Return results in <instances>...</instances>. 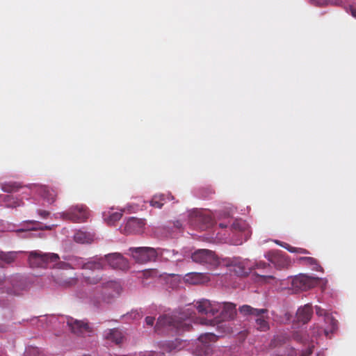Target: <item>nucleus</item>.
I'll return each instance as SVG.
<instances>
[{"instance_id": "nucleus-1", "label": "nucleus", "mask_w": 356, "mask_h": 356, "mask_svg": "<svg viewBox=\"0 0 356 356\" xmlns=\"http://www.w3.org/2000/svg\"><path fill=\"white\" fill-rule=\"evenodd\" d=\"M195 313L191 309H186L184 312L174 313L172 315L161 316L155 326L156 332L162 330H173L177 332L189 331L191 328V321L194 318Z\"/></svg>"}, {"instance_id": "nucleus-2", "label": "nucleus", "mask_w": 356, "mask_h": 356, "mask_svg": "<svg viewBox=\"0 0 356 356\" xmlns=\"http://www.w3.org/2000/svg\"><path fill=\"white\" fill-rule=\"evenodd\" d=\"M238 310L244 316H252L255 318L256 327L258 330L266 332L269 330L268 309H256L250 305H244L240 307Z\"/></svg>"}, {"instance_id": "nucleus-3", "label": "nucleus", "mask_w": 356, "mask_h": 356, "mask_svg": "<svg viewBox=\"0 0 356 356\" xmlns=\"http://www.w3.org/2000/svg\"><path fill=\"white\" fill-rule=\"evenodd\" d=\"M130 254L137 263L154 261L159 255H163L164 250L149 247L130 248Z\"/></svg>"}, {"instance_id": "nucleus-4", "label": "nucleus", "mask_w": 356, "mask_h": 356, "mask_svg": "<svg viewBox=\"0 0 356 356\" xmlns=\"http://www.w3.org/2000/svg\"><path fill=\"white\" fill-rule=\"evenodd\" d=\"M192 260L197 264L205 265L208 268H215L220 264L214 252L208 249H199L191 254Z\"/></svg>"}, {"instance_id": "nucleus-5", "label": "nucleus", "mask_w": 356, "mask_h": 356, "mask_svg": "<svg viewBox=\"0 0 356 356\" xmlns=\"http://www.w3.org/2000/svg\"><path fill=\"white\" fill-rule=\"evenodd\" d=\"M58 254L56 253H43L41 251H31L29 254V262L32 268L45 267L49 263L59 260Z\"/></svg>"}, {"instance_id": "nucleus-6", "label": "nucleus", "mask_w": 356, "mask_h": 356, "mask_svg": "<svg viewBox=\"0 0 356 356\" xmlns=\"http://www.w3.org/2000/svg\"><path fill=\"white\" fill-rule=\"evenodd\" d=\"M65 220H69L73 222H85L90 216V211L85 205H76L72 207L69 211L61 214Z\"/></svg>"}, {"instance_id": "nucleus-7", "label": "nucleus", "mask_w": 356, "mask_h": 356, "mask_svg": "<svg viewBox=\"0 0 356 356\" xmlns=\"http://www.w3.org/2000/svg\"><path fill=\"white\" fill-rule=\"evenodd\" d=\"M265 258L280 270L286 268L290 265V260L288 257L278 250L268 252L265 254Z\"/></svg>"}, {"instance_id": "nucleus-8", "label": "nucleus", "mask_w": 356, "mask_h": 356, "mask_svg": "<svg viewBox=\"0 0 356 356\" xmlns=\"http://www.w3.org/2000/svg\"><path fill=\"white\" fill-rule=\"evenodd\" d=\"M217 339L216 336L212 333H206L202 334L198 338V344L197 345L196 353L199 355H208L212 352L211 342H214Z\"/></svg>"}, {"instance_id": "nucleus-9", "label": "nucleus", "mask_w": 356, "mask_h": 356, "mask_svg": "<svg viewBox=\"0 0 356 356\" xmlns=\"http://www.w3.org/2000/svg\"><path fill=\"white\" fill-rule=\"evenodd\" d=\"M195 307L200 314L213 316L221 309V304L216 302H211L207 299H202L196 302Z\"/></svg>"}, {"instance_id": "nucleus-10", "label": "nucleus", "mask_w": 356, "mask_h": 356, "mask_svg": "<svg viewBox=\"0 0 356 356\" xmlns=\"http://www.w3.org/2000/svg\"><path fill=\"white\" fill-rule=\"evenodd\" d=\"M315 310L316 315L323 316L325 323L327 324V326L323 330L321 329V331H323L326 337H329L330 334L337 330V321L319 306H316Z\"/></svg>"}, {"instance_id": "nucleus-11", "label": "nucleus", "mask_w": 356, "mask_h": 356, "mask_svg": "<svg viewBox=\"0 0 356 356\" xmlns=\"http://www.w3.org/2000/svg\"><path fill=\"white\" fill-rule=\"evenodd\" d=\"M67 325L71 332L76 335H83L92 332V328L87 322L79 321L72 317L67 318Z\"/></svg>"}, {"instance_id": "nucleus-12", "label": "nucleus", "mask_w": 356, "mask_h": 356, "mask_svg": "<svg viewBox=\"0 0 356 356\" xmlns=\"http://www.w3.org/2000/svg\"><path fill=\"white\" fill-rule=\"evenodd\" d=\"M191 223L197 228L204 230L211 226L212 218L206 215H203L199 211H194L191 214Z\"/></svg>"}, {"instance_id": "nucleus-13", "label": "nucleus", "mask_w": 356, "mask_h": 356, "mask_svg": "<svg viewBox=\"0 0 356 356\" xmlns=\"http://www.w3.org/2000/svg\"><path fill=\"white\" fill-rule=\"evenodd\" d=\"M109 266L115 269L125 270L129 268V262L121 254L115 252L105 256Z\"/></svg>"}, {"instance_id": "nucleus-14", "label": "nucleus", "mask_w": 356, "mask_h": 356, "mask_svg": "<svg viewBox=\"0 0 356 356\" xmlns=\"http://www.w3.org/2000/svg\"><path fill=\"white\" fill-rule=\"evenodd\" d=\"M315 279L306 275L300 274L292 280V286L301 291H306L315 284Z\"/></svg>"}, {"instance_id": "nucleus-15", "label": "nucleus", "mask_w": 356, "mask_h": 356, "mask_svg": "<svg viewBox=\"0 0 356 356\" xmlns=\"http://www.w3.org/2000/svg\"><path fill=\"white\" fill-rule=\"evenodd\" d=\"M120 293V286L116 282H108L102 286V298L104 301L110 302L115 296Z\"/></svg>"}, {"instance_id": "nucleus-16", "label": "nucleus", "mask_w": 356, "mask_h": 356, "mask_svg": "<svg viewBox=\"0 0 356 356\" xmlns=\"http://www.w3.org/2000/svg\"><path fill=\"white\" fill-rule=\"evenodd\" d=\"M9 282L10 286H8L6 289V292L8 294L19 296L25 290V283L21 279H19L18 276L12 277Z\"/></svg>"}, {"instance_id": "nucleus-17", "label": "nucleus", "mask_w": 356, "mask_h": 356, "mask_svg": "<svg viewBox=\"0 0 356 356\" xmlns=\"http://www.w3.org/2000/svg\"><path fill=\"white\" fill-rule=\"evenodd\" d=\"M144 225L143 220L132 217L125 224L124 232L126 234L139 233L142 232Z\"/></svg>"}, {"instance_id": "nucleus-18", "label": "nucleus", "mask_w": 356, "mask_h": 356, "mask_svg": "<svg viewBox=\"0 0 356 356\" xmlns=\"http://www.w3.org/2000/svg\"><path fill=\"white\" fill-rule=\"evenodd\" d=\"M313 314V309L311 305L307 304L298 309L296 317L298 322L305 324L308 323Z\"/></svg>"}, {"instance_id": "nucleus-19", "label": "nucleus", "mask_w": 356, "mask_h": 356, "mask_svg": "<svg viewBox=\"0 0 356 356\" xmlns=\"http://www.w3.org/2000/svg\"><path fill=\"white\" fill-rule=\"evenodd\" d=\"M105 337L117 345L122 343L125 339L124 333L118 328L109 329L106 331Z\"/></svg>"}, {"instance_id": "nucleus-20", "label": "nucleus", "mask_w": 356, "mask_h": 356, "mask_svg": "<svg viewBox=\"0 0 356 356\" xmlns=\"http://www.w3.org/2000/svg\"><path fill=\"white\" fill-rule=\"evenodd\" d=\"M222 307V310L220 313L222 321H229L234 318L236 314V305L232 302H223Z\"/></svg>"}, {"instance_id": "nucleus-21", "label": "nucleus", "mask_w": 356, "mask_h": 356, "mask_svg": "<svg viewBox=\"0 0 356 356\" xmlns=\"http://www.w3.org/2000/svg\"><path fill=\"white\" fill-rule=\"evenodd\" d=\"M186 282L191 284H202L209 280L208 276L202 273H189L184 277Z\"/></svg>"}, {"instance_id": "nucleus-22", "label": "nucleus", "mask_w": 356, "mask_h": 356, "mask_svg": "<svg viewBox=\"0 0 356 356\" xmlns=\"http://www.w3.org/2000/svg\"><path fill=\"white\" fill-rule=\"evenodd\" d=\"M247 264L248 263L245 261L238 262L233 265L232 271L237 276H246L252 270V268Z\"/></svg>"}, {"instance_id": "nucleus-23", "label": "nucleus", "mask_w": 356, "mask_h": 356, "mask_svg": "<svg viewBox=\"0 0 356 356\" xmlns=\"http://www.w3.org/2000/svg\"><path fill=\"white\" fill-rule=\"evenodd\" d=\"M18 252H3L0 251V266L3 267L4 264H10L17 259Z\"/></svg>"}, {"instance_id": "nucleus-24", "label": "nucleus", "mask_w": 356, "mask_h": 356, "mask_svg": "<svg viewBox=\"0 0 356 356\" xmlns=\"http://www.w3.org/2000/svg\"><path fill=\"white\" fill-rule=\"evenodd\" d=\"M104 263L103 258H92L85 263L83 269L90 270H99L103 269Z\"/></svg>"}, {"instance_id": "nucleus-25", "label": "nucleus", "mask_w": 356, "mask_h": 356, "mask_svg": "<svg viewBox=\"0 0 356 356\" xmlns=\"http://www.w3.org/2000/svg\"><path fill=\"white\" fill-rule=\"evenodd\" d=\"M300 263L303 265L311 267L313 270L322 271L323 268L319 264L317 259L310 257H303L299 259Z\"/></svg>"}, {"instance_id": "nucleus-26", "label": "nucleus", "mask_w": 356, "mask_h": 356, "mask_svg": "<svg viewBox=\"0 0 356 356\" xmlns=\"http://www.w3.org/2000/svg\"><path fill=\"white\" fill-rule=\"evenodd\" d=\"M41 193L44 199H45L49 203H53L56 198L57 192L48 186H43L41 188Z\"/></svg>"}, {"instance_id": "nucleus-27", "label": "nucleus", "mask_w": 356, "mask_h": 356, "mask_svg": "<svg viewBox=\"0 0 356 356\" xmlns=\"http://www.w3.org/2000/svg\"><path fill=\"white\" fill-rule=\"evenodd\" d=\"M167 200H170L169 196H166L164 194H156L152 198L150 205L153 207L161 209Z\"/></svg>"}, {"instance_id": "nucleus-28", "label": "nucleus", "mask_w": 356, "mask_h": 356, "mask_svg": "<svg viewBox=\"0 0 356 356\" xmlns=\"http://www.w3.org/2000/svg\"><path fill=\"white\" fill-rule=\"evenodd\" d=\"M1 190L5 193H14L22 188L21 184L15 181L3 182L1 184Z\"/></svg>"}, {"instance_id": "nucleus-29", "label": "nucleus", "mask_w": 356, "mask_h": 356, "mask_svg": "<svg viewBox=\"0 0 356 356\" xmlns=\"http://www.w3.org/2000/svg\"><path fill=\"white\" fill-rule=\"evenodd\" d=\"M231 229L234 232H245L248 229V224L243 220H235L231 225Z\"/></svg>"}, {"instance_id": "nucleus-30", "label": "nucleus", "mask_w": 356, "mask_h": 356, "mask_svg": "<svg viewBox=\"0 0 356 356\" xmlns=\"http://www.w3.org/2000/svg\"><path fill=\"white\" fill-rule=\"evenodd\" d=\"M275 243L277 245H278L285 248L286 250H287L290 252L299 253V254H307L308 253V251L307 250H305V249H303V248H301L293 247V246L290 245L289 243L280 241L279 240H275Z\"/></svg>"}, {"instance_id": "nucleus-31", "label": "nucleus", "mask_w": 356, "mask_h": 356, "mask_svg": "<svg viewBox=\"0 0 356 356\" xmlns=\"http://www.w3.org/2000/svg\"><path fill=\"white\" fill-rule=\"evenodd\" d=\"M289 337L286 334H280L276 335L271 341V345L274 347L282 345L289 341Z\"/></svg>"}, {"instance_id": "nucleus-32", "label": "nucleus", "mask_w": 356, "mask_h": 356, "mask_svg": "<svg viewBox=\"0 0 356 356\" xmlns=\"http://www.w3.org/2000/svg\"><path fill=\"white\" fill-rule=\"evenodd\" d=\"M3 201L8 207H17L20 205V202L13 196L7 195L3 197Z\"/></svg>"}, {"instance_id": "nucleus-33", "label": "nucleus", "mask_w": 356, "mask_h": 356, "mask_svg": "<svg viewBox=\"0 0 356 356\" xmlns=\"http://www.w3.org/2000/svg\"><path fill=\"white\" fill-rule=\"evenodd\" d=\"M74 239L76 242L80 243H85L88 242V237L86 232L79 231L76 233H75L74 236Z\"/></svg>"}, {"instance_id": "nucleus-34", "label": "nucleus", "mask_w": 356, "mask_h": 356, "mask_svg": "<svg viewBox=\"0 0 356 356\" xmlns=\"http://www.w3.org/2000/svg\"><path fill=\"white\" fill-rule=\"evenodd\" d=\"M72 268H82L83 269V266H85V261L82 258L80 257H73L70 259Z\"/></svg>"}, {"instance_id": "nucleus-35", "label": "nucleus", "mask_w": 356, "mask_h": 356, "mask_svg": "<svg viewBox=\"0 0 356 356\" xmlns=\"http://www.w3.org/2000/svg\"><path fill=\"white\" fill-rule=\"evenodd\" d=\"M220 322V320L218 318H213V319L202 318L200 320L201 324L207 325H212V326H214L215 325L219 323Z\"/></svg>"}, {"instance_id": "nucleus-36", "label": "nucleus", "mask_w": 356, "mask_h": 356, "mask_svg": "<svg viewBox=\"0 0 356 356\" xmlns=\"http://www.w3.org/2000/svg\"><path fill=\"white\" fill-rule=\"evenodd\" d=\"M253 275H254L256 277L255 280L257 282H266L267 281V280H268V279L273 280L275 278L272 275H259L256 273H254Z\"/></svg>"}, {"instance_id": "nucleus-37", "label": "nucleus", "mask_w": 356, "mask_h": 356, "mask_svg": "<svg viewBox=\"0 0 356 356\" xmlns=\"http://www.w3.org/2000/svg\"><path fill=\"white\" fill-rule=\"evenodd\" d=\"M84 280L88 284H96L101 280V277L99 276H95V277L84 276Z\"/></svg>"}, {"instance_id": "nucleus-38", "label": "nucleus", "mask_w": 356, "mask_h": 356, "mask_svg": "<svg viewBox=\"0 0 356 356\" xmlns=\"http://www.w3.org/2000/svg\"><path fill=\"white\" fill-rule=\"evenodd\" d=\"M163 349L167 352H171L177 348V346L175 345L174 342H168L163 344Z\"/></svg>"}, {"instance_id": "nucleus-39", "label": "nucleus", "mask_w": 356, "mask_h": 356, "mask_svg": "<svg viewBox=\"0 0 356 356\" xmlns=\"http://www.w3.org/2000/svg\"><path fill=\"white\" fill-rule=\"evenodd\" d=\"M122 216V213L118 212L113 213L109 217V222H113L120 220Z\"/></svg>"}, {"instance_id": "nucleus-40", "label": "nucleus", "mask_w": 356, "mask_h": 356, "mask_svg": "<svg viewBox=\"0 0 356 356\" xmlns=\"http://www.w3.org/2000/svg\"><path fill=\"white\" fill-rule=\"evenodd\" d=\"M251 267L252 268V269H254V268H258V269L266 268L267 267H270V264H268L266 262H264V261H259V262L257 263L254 266H251Z\"/></svg>"}, {"instance_id": "nucleus-41", "label": "nucleus", "mask_w": 356, "mask_h": 356, "mask_svg": "<svg viewBox=\"0 0 356 356\" xmlns=\"http://www.w3.org/2000/svg\"><path fill=\"white\" fill-rule=\"evenodd\" d=\"M58 267L59 268H63V269H69V268H72V264H71V263H66V262L61 261L58 264Z\"/></svg>"}, {"instance_id": "nucleus-42", "label": "nucleus", "mask_w": 356, "mask_h": 356, "mask_svg": "<svg viewBox=\"0 0 356 356\" xmlns=\"http://www.w3.org/2000/svg\"><path fill=\"white\" fill-rule=\"evenodd\" d=\"M77 282V280L76 278H70L67 281L65 282V286H72L75 285Z\"/></svg>"}, {"instance_id": "nucleus-43", "label": "nucleus", "mask_w": 356, "mask_h": 356, "mask_svg": "<svg viewBox=\"0 0 356 356\" xmlns=\"http://www.w3.org/2000/svg\"><path fill=\"white\" fill-rule=\"evenodd\" d=\"M154 320H155V318L152 316H147L145 318V322H146L147 325H150V326L153 325V324L154 323Z\"/></svg>"}, {"instance_id": "nucleus-44", "label": "nucleus", "mask_w": 356, "mask_h": 356, "mask_svg": "<svg viewBox=\"0 0 356 356\" xmlns=\"http://www.w3.org/2000/svg\"><path fill=\"white\" fill-rule=\"evenodd\" d=\"M38 213L43 218H47L49 216V211H43V210H40L38 211Z\"/></svg>"}, {"instance_id": "nucleus-45", "label": "nucleus", "mask_w": 356, "mask_h": 356, "mask_svg": "<svg viewBox=\"0 0 356 356\" xmlns=\"http://www.w3.org/2000/svg\"><path fill=\"white\" fill-rule=\"evenodd\" d=\"M350 10L351 15L356 18V6H352Z\"/></svg>"}, {"instance_id": "nucleus-46", "label": "nucleus", "mask_w": 356, "mask_h": 356, "mask_svg": "<svg viewBox=\"0 0 356 356\" xmlns=\"http://www.w3.org/2000/svg\"><path fill=\"white\" fill-rule=\"evenodd\" d=\"M31 230H33V228H26V229H17V232H28V231H31Z\"/></svg>"}, {"instance_id": "nucleus-47", "label": "nucleus", "mask_w": 356, "mask_h": 356, "mask_svg": "<svg viewBox=\"0 0 356 356\" xmlns=\"http://www.w3.org/2000/svg\"><path fill=\"white\" fill-rule=\"evenodd\" d=\"M219 227H220V228H225V227H227V225H225V224H222V223H220V224H219Z\"/></svg>"}, {"instance_id": "nucleus-48", "label": "nucleus", "mask_w": 356, "mask_h": 356, "mask_svg": "<svg viewBox=\"0 0 356 356\" xmlns=\"http://www.w3.org/2000/svg\"><path fill=\"white\" fill-rule=\"evenodd\" d=\"M27 223H29V224H35L36 223V221H33V220H29L27 222Z\"/></svg>"}, {"instance_id": "nucleus-49", "label": "nucleus", "mask_w": 356, "mask_h": 356, "mask_svg": "<svg viewBox=\"0 0 356 356\" xmlns=\"http://www.w3.org/2000/svg\"><path fill=\"white\" fill-rule=\"evenodd\" d=\"M312 350H311V349H309V350H308V352H307V355H310V354H312Z\"/></svg>"}, {"instance_id": "nucleus-50", "label": "nucleus", "mask_w": 356, "mask_h": 356, "mask_svg": "<svg viewBox=\"0 0 356 356\" xmlns=\"http://www.w3.org/2000/svg\"><path fill=\"white\" fill-rule=\"evenodd\" d=\"M136 314L138 315V318H141L142 317V315H140L139 313H137Z\"/></svg>"}, {"instance_id": "nucleus-51", "label": "nucleus", "mask_w": 356, "mask_h": 356, "mask_svg": "<svg viewBox=\"0 0 356 356\" xmlns=\"http://www.w3.org/2000/svg\"><path fill=\"white\" fill-rule=\"evenodd\" d=\"M293 337L296 339H298L297 334H294Z\"/></svg>"}, {"instance_id": "nucleus-52", "label": "nucleus", "mask_w": 356, "mask_h": 356, "mask_svg": "<svg viewBox=\"0 0 356 356\" xmlns=\"http://www.w3.org/2000/svg\"><path fill=\"white\" fill-rule=\"evenodd\" d=\"M2 282V279L0 278V283Z\"/></svg>"}]
</instances>
